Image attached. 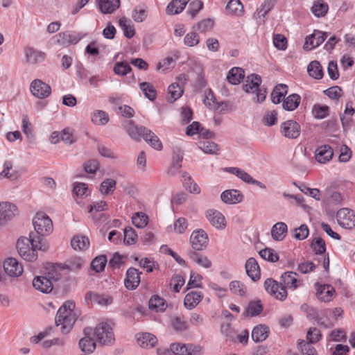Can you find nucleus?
<instances>
[{
  "label": "nucleus",
  "mask_w": 355,
  "mask_h": 355,
  "mask_svg": "<svg viewBox=\"0 0 355 355\" xmlns=\"http://www.w3.org/2000/svg\"><path fill=\"white\" fill-rule=\"evenodd\" d=\"M33 224L37 235L29 234V238L21 237L17 242V248L19 255L26 261H34L37 258V250L46 251L49 245L42 236H47L53 231L51 219L44 213H37L33 220Z\"/></svg>",
  "instance_id": "1"
},
{
  "label": "nucleus",
  "mask_w": 355,
  "mask_h": 355,
  "mask_svg": "<svg viewBox=\"0 0 355 355\" xmlns=\"http://www.w3.org/2000/svg\"><path fill=\"white\" fill-rule=\"evenodd\" d=\"M74 308V303L67 301L60 307L57 312L55 324L57 326H61L60 330L62 334L69 333L77 320Z\"/></svg>",
  "instance_id": "2"
},
{
  "label": "nucleus",
  "mask_w": 355,
  "mask_h": 355,
  "mask_svg": "<svg viewBox=\"0 0 355 355\" xmlns=\"http://www.w3.org/2000/svg\"><path fill=\"white\" fill-rule=\"evenodd\" d=\"M129 136L136 141H139L142 137L148 144L156 150H161L162 144L157 136L150 130L143 126L135 125L132 121H129L125 127Z\"/></svg>",
  "instance_id": "3"
},
{
  "label": "nucleus",
  "mask_w": 355,
  "mask_h": 355,
  "mask_svg": "<svg viewBox=\"0 0 355 355\" xmlns=\"http://www.w3.org/2000/svg\"><path fill=\"white\" fill-rule=\"evenodd\" d=\"M245 84L243 85V90L247 93L257 92V101L263 102L266 96V89L260 87L261 77L257 74H252L247 77Z\"/></svg>",
  "instance_id": "4"
},
{
  "label": "nucleus",
  "mask_w": 355,
  "mask_h": 355,
  "mask_svg": "<svg viewBox=\"0 0 355 355\" xmlns=\"http://www.w3.org/2000/svg\"><path fill=\"white\" fill-rule=\"evenodd\" d=\"M94 334L97 340L103 345H111L114 341L112 327L106 322H100L96 327Z\"/></svg>",
  "instance_id": "5"
},
{
  "label": "nucleus",
  "mask_w": 355,
  "mask_h": 355,
  "mask_svg": "<svg viewBox=\"0 0 355 355\" xmlns=\"http://www.w3.org/2000/svg\"><path fill=\"white\" fill-rule=\"evenodd\" d=\"M264 288L270 295L279 300L283 301L287 297V291L282 283H278L273 279H267L264 282Z\"/></svg>",
  "instance_id": "6"
},
{
  "label": "nucleus",
  "mask_w": 355,
  "mask_h": 355,
  "mask_svg": "<svg viewBox=\"0 0 355 355\" xmlns=\"http://www.w3.org/2000/svg\"><path fill=\"white\" fill-rule=\"evenodd\" d=\"M336 220L342 227L352 229L355 227V212L347 208L340 209L337 212Z\"/></svg>",
  "instance_id": "7"
},
{
  "label": "nucleus",
  "mask_w": 355,
  "mask_h": 355,
  "mask_svg": "<svg viewBox=\"0 0 355 355\" xmlns=\"http://www.w3.org/2000/svg\"><path fill=\"white\" fill-rule=\"evenodd\" d=\"M301 132L300 124L293 120H288L280 125V132L286 138L294 139L297 138Z\"/></svg>",
  "instance_id": "8"
},
{
  "label": "nucleus",
  "mask_w": 355,
  "mask_h": 355,
  "mask_svg": "<svg viewBox=\"0 0 355 355\" xmlns=\"http://www.w3.org/2000/svg\"><path fill=\"white\" fill-rule=\"evenodd\" d=\"M81 39L80 34L76 33H71L70 31H65L55 35L52 40L54 44L60 46H67L71 44H77Z\"/></svg>",
  "instance_id": "9"
},
{
  "label": "nucleus",
  "mask_w": 355,
  "mask_h": 355,
  "mask_svg": "<svg viewBox=\"0 0 355 355\" xmlns=\"http://www.w3.org/2000/svg\"><path fill=\"white\" fill-rule=\"evenodd\" d=\"M327 37V33L315 30L311 35L306 37L303 49L311 51L323 43Z\"/></svg>",
  "instance_id": "10"
},
{
  "label": "nucleus",
  "mask_w": 355,
  "mask_h": 355,
  "mask_svg": "<svg viewBox=\"0 0 355 355\" xmlns=\"http://www.w3.org/2000/svg\"><path fill=\"white\" fill-rule=\"evenodd\" d=\"M30 90L34 96L41 99L47 98L51 93L50 85L40 79L32 81Z\"/></svg>",
  "instance_id": "11"
},
{
  "label": "nucleus",
  "mask_w": 355,
  "mask_h": 355,
  "mask_svg": "<svg viewBox=\"0 0 355 355\" xmlns=\"http://www.w3.org/2000/svg\"><path fill=\"white\" fill-rule=\"evenodd\" d=\"M190 243L194 250H202L208 244L207 234L202 230L194 231L190 236Z\"/></svg>",
  "instance_id": "12"
},
{
  "label": "nucleus",
  "mask_w": 355,
  "mask_h": 355,
  "mask_svg": "<svg viewBox=\"0 0 355 355\" xmlns=\"http://www.w3.org/2000/svg\"><path fill=\"white\" fill-rule=\"evenodd\" d=\"M281 282L286 288L295 289L302 286L303 282L300 279L299 275L295 272L288 271L284 272L281 276Z\"/></svg>",
  "instance_id": "13"
},
{
  "label": "nucleus",
  "mask_w": 355,
  "mask_h": 355,
  "mask_svg": "<svg viewBox=\"0 0 355 355\" xmlns=\"http://www.w3.org/2000/svg\"><path fill=\"white\" fill-rule=\"evenodd\" d=\"M17 214V207L8 202H0V225L11 220Z\"/></svg>",
  "instance_id": "14"
},
{
  "label": "nucleus",
  "mask_w": 355,
  "mask_h": 355,
  "mask_svg": "<svg viewBox=\"0 0 355 355\" xmlns=\"http://www.w3.org/2000/svg\"><path fill=\"white\" fill-rule=\"evenodd\" d=\"M315 286L317 290L316 295L320 301L329 302L332 300L335 293V290L331 285H320L318 283H316Z\"/></svg>",
  "instance_id": "15"
},
{
  "label": "nucleus",
  "mask_w": 355,
  "mask_h": 355,
  "mask_svg": "<svg viewBox=\"0 0 355 355\" xmlns=\"http://www.w3.org/2000/svg\"><path fill=\"white\" fill-rule=\"evenodd\" d=\"M3 268L5 272L10 277H19L23 272L21 264L15 258L7 259L3 263Z\"/></svg>",
  "instance_id": "16"
},
{
  "label": "nucleus",
  "mask_w": 355,
  "mask_h": 355,
  "mask_svg": "<svg viewBox=\"0 0 355 355\" xmlns=\"http://www.w3.org/2000/svg\"><path fill=\"white\" fill-rule=\"evenodd\" d=\"M140 275L137 269L132 267L128 268L124 280L125 287L129 290L135 289L140 283Z\"/></svg>",
  "instance_id": "17"
},
{
  "label": "nucleus",
  "mask_w": 355,
  "mask_h": 355,
  "mask_svg": "<svg viewBox=\"0 0 355 355\" xmlns=\"http://www.w3.org/2000/svg\"><path fill=\"white\" fill-rule=\"evenodd\" d=\"M33 286L43 293H49L53 290V284L46 276L42 275L33 279Z\"/></svg>",
  "instance_id": "18"
},
{
  "label": "nucleus",
  "mask_w": 355,
  "mask_h": 355,
  "mask_svg": "<svg viewBox=\"0 0 355 355\" xmlns=\"http://www.w3.org/2000/svg\"><path fill=\"white\" fill-rule=\"evenodd\" d=\"M221 200L225 204L233 205L241 202L243 199V195L237 189H228L220 195Z\"/></svg>",
  "instance_id": "19"
},
{
  "label": "nucleus",
  "mask_w": 355,
  "mask_h": 355,
  "mask_svg": "<svg viewBox=\"0 0 355 355\" xmlns=\"http://www.w3.org/2000/svg\"><path fill=\"white\" fill-rule=\"evenodd\" d=\"M206 216L209 223L216 228H225L226 225L225 218L220 211L214 209H209L207 211Z\"/></svg>",
  "instance_id": "20"
},
{
  "label": "nucleus",
  "mask_w": 355,
  "mask_h": 355,
  "mask_svg": "<svg viewBox=\"0 0 355 355\" xmlns=\"http://www.w3.org/2000/svg\"><path fill=\"white\" fill-rule=\"evenodd\" d=\"M85 299L86 301L90 300L92 303L101 306H107L112 303V297L103 294H98L92 291L87 292Z\"/></svg>",
  "instance_id": "21"
},
{
  "label": "nucleus",
  "mask_w": 355,
  "mask_h": 355,
  "mask_svg": "<svg viewBox=\"0 0 355 355\" xmlns=\"http://www.w3.org/2000/svg\"><path fill=\"white\" fill-rule=\"evenodd\" d=\"M92 333V329L90 327L84 329L85 336L80 340L79 346L83 352L92 353L96 348V343L89 335Z\"/></svg>",
  "instance_id": "22"
},
{
  "label": "nucleus",
  "mask_w": 355,
  "mask_h": 355,
  "mask_svg": "<svg viewBox=\"0 0 355 355\" xmlns=\"http://www.w3.org/2000/svg\"><path fill=\"white\" fill-rule=\"evenodd\" d=\"M333 155L332 148L329 145H323L316 149L315 158L319 163L325 164L331 159Z\"/></svg>",
  "instance_id": "23"
},
{
  "label": "nucleus",
  "mask_w": 355,
  "mask_h": 355,
  "mask_svg": "<svg viewBox=\"0 0 355 355\" xmlns=\"http://www.w3.org/2000/svg\"><path fill=\"white\" fill-rule=\"evenodd\" d=\"M245 270L247 275L253 281H257L260 278V268L257 260L253 258H249L245 263Z\"/></svg>",
  "instance_id": "24"
},
{
  "label": "nucleus",
  "mask_w": 355,
  "mask_h": 355,
  "mask_svg": "<svg viewBox=\"0 0 355 355\" xmlns=\"http://www.w3.org/2000/svg\"><path fill=\"white\" fill-rule=\"evenodd\" d=\"M138 345L143 348L153 347L157 343V338L149 333H141L137 334Z\"/></svg>",
  "instance_id": "25"
},
{
  "label": "nucleus",
  "mask_w": 355,
  "mask_h": 355,
  "mask_svg": "<svg viewBox=\"0 0 355 355\" xmlns=\"http://www.w3.org/2000/svg\"><path fill=\"white\" fill-rule=\"evenodd\" d=\"M100 11L104 14H111L120 6V0H98Z\"/></svg>",
  "instance_id": "26"
},
{
  "label": "nucleus",
  "mask_w": 355,
  "mask_h": 355,
  "mask_svg": "<svg viewBox=\"0 0 355 355\" xmlns=\"http://www.w3.org/2000/svg\"><path fill=\"white\" fill-rule=\"evenodd\" d=\"M202 298V295L200 291H191L186 295L184 304L188 309H193L200 303Z\"/></svg>",
  "instance_id": "27"
},
{
  "label": "nucleus",
  "mask_w": 355,
  "mask_h": 355,
  "mask_svg": "<svg viewBox=\"0 0 355 355\" xmlns=\"http://www.w3.org/2000/svg\"><path fill=\"white\" fill-rule=\"evenodd\" d=\"M288 227L285 223L278 222L271 229V235L274 240L282 241L287 233Z\"/></svg>",
  "instance_id": "28"
},
{
  "label": "nucleus",
  "mask_w": 355,
  "mask_h": 355,
  "mask_svg": "<svg viewBox=\"0 0 355 355\" xmlns=\"http://www.w3.org/2000/svg\"><path fill=\"white\" fill-rule=\"evenodd\" d=\"M268 327L264 324H259L252 329V338L255 343L263 342L268 338Z\"/></svg>",
  "instance_id": "29"
},
{
  "label": "nucleus",
  "mask_w": 355,
  "mask_h": 355,
  "mask_svg": "<svg viewBox=\"0 0 355 355\" xmlns=\"http://www.w3.org/2000/svg\"><path fill=\"white\" fill-rule=\"evenodd\" d=\"M190 0H172L166 8L168 15H177L180 13Z\"/></svg>",
  "instance_id": "30"
},
{
  "label": "nucleus",
  "mask_w": 355,
  "mask_h": 355,
  "mask_svg": "<svg viewBox=\"0 0 355 355\" xmlns=\"http://www.w3.org/2000/svg\"><path fill=\"white\" fill-rule=\"evenodd\" d=\"M26 62L31 64L37 63L44 58V53L32 47L25 49Z\"/></svg>",
  "instance_id": "31"
},
{
  "label": "nucleus",
  "mask_w": 355,
  "mask_h": 355,
  "mask_svg": "<svg viewBox=\"0 0 355 355\" xmlns=\"http://www.w3.org/2000/svg\"><path fill=\"white\" fill-rule=\"evenodd\" d=\"M245 73L242 68L233 67L228 72L227 79L232 85H238L244 78Z\"/></svg>",
  "instance_id": "32"
},
{
  "label": "nucleus",
  "mask_w": 355,
  "mask_h": 355,
  "mask_svg": "<svg viewBox=\"0 0 355 355\" xmlns=\"http://www.w3.org/2000/svg\"><path fill=\"white\" fill-rule=\"evenodd\" d=\"M71 247L75 250H85L89 246V239L85 236H75L71 241Z\"/></svg>",
  "instance_id": "33"
},
{
  "label": "nucleus",
  "mask_w": 355,
  "mask_h": 355,
  "mask_svg": "<svg viewBox=\"0 0 355 355\" xmlns=\"http://www.w3.org/2000/svg\"><path fill=\"white\" fill-rule=\"evenodd\" d=\"M301 101V97L297 94L289 95L283 101V108L288 111H293L295 110L299 105Z\"/></svg>",
  "instance_id": "34"
},
{
  "label": "nucleus",
  "mask_w": 355,
  "mask_h": 355,
  "mask_svg": "<svg viewBox=\"0 0 355 355\" xmlns=\"http://www.w3.org/2000/svg\"><path fill=\"white\" fill-rule=\"evenodd\" d=\"M182 182L187 190L191 193L198 194L200 193V188L189 175L187 173H184L182 175Z\"/></svg>",
  "instance_id": "35"
},
{
  "label": "nucleus",
  "mask_w": 355,
  "mask_h": 355,
  "mask_svg": "<svg viewBox=\"0 0 355 355\" xmlns=\"http://www.w3.org/2000/svg\"><path fill=\"white\" fill-rule=\"evenodd\" d=\"M189 256L191 260L205 268H209L211 266V261L205 255L191 251Z\"/></svg>",
  "instance_id": "36"
},
{
  "label": "nucleus",
  "mask_w": 355,
  "mask_h": 355,
  "mask_svg": "<svg viewBox=\"0 0 355 355\" xmlns=\"http://www.w3.org/2000/svg\"><path fill=\"white\" fill-rule=\"evenodd\" d=\"M121 28L123 31L124 35L127 38H132L135 34V30L131 21L125 17H122L119 21Z\"/></svg>",
  "instance_id": "37"
},
{
  "label": "nucleus",
  "mask_w": 355,
  "mask_h": 355,
  "mask_svg": "<svg viewBox=\"0 0 355 355\" xmlns=\"http://www.w3.org/2000/svg\"><path fill=\"white\" fill-rule=\"evenodd\" d=\"M307 71L310 76L315 79H321L323 77V71L320 62L314 60L310 62L307 67Z\"/></svg>",
  "instance_id": "38"
},
{
  "label": "nucleus",
  "mask_w": 355,
  "mask_h": 355,
  "mask_svg": "<svg viewBox=\"0 0 355 355\" xmlns=\"http://www.w3.org/2000/svg\"><path fill=\"white\" fill-rule=\"evenodd\" d=\"M263 311V306L260 300L250 302L244 315L246 316L254 317L259 315Z\"/></svg>",
  "instance_id": "39"
},
{
  "label": "nucleus",
  "mask_w": 355,
  "mask_h": 355,
  "mask_svg": "<svg viewBox=\"0 0 355 355\" xmlns=\"http://www.w3.org/2000/svg\"><path fill=\"white\" fill-rule=\"evenodd\" d=\"M288 87L284 84L277 85L273 89L271 94V98L272 103L275 104L279 103L282 98L287 94Z\"/></svg>",
  "instance_id": "40"
},
{
  "label": "nucleus",
  "mask_w": 355,
  "mask_h": 355,
  "mask_svg": "<svg viewBox=\"0 0 355 355\" xmlns=\"http://www.w3.org/2000/svg\"><path fill=\"white\" fill-rule=\"evenodd\" d=\"M198 146L203 152L207 154H216L219 150L218 144L209 140L198 141Z\"/></svg>",
  "instance_id": "41"
},
{
  "label": "nucleus",
  "mask_w": 355,
  "mask_h": 355,
  "mask_svg": "<svg viewBox=\"0 0 355 355\" xmlns=\"http://www.w3.org/2000/svg\"><path fill=\"white\" fill-rule=\"evenodd\" d=\"M168 92L169 96L167 97V101L169 103H173L178 99L183 93L182 89L178 83H173L168 86Z\"/></svg>",
  "instance_id": "42"
},
{
  "label": "nucleus",
  "mask_w": 355,
  "mask_h": 355,
  "mask_svg": "<svg viewBox=\"0 0 355 355\" xmlns=\"http://www.w3.org/2000/svg\"><path fill=\"white\" fill-rule=\"evenodd\" d=\"M85 264V261L78 257L71 258L65 264L62 268L68 269L70 271L76 272L82 268Z\"/></svg>",
  "instance_id": "43"
},
{
  "label": "nucleus",
  "mask_w": 355,
  "mask_h": 355,
  "mask_svg": "<svg viewBox=\"0 0 355 355\" xmlns=\"http://www.w3.org/2000/svg\"><path fill=\"white\" fill-rule=\"evenodd\" d=\"M220 332L223 334L227 340L232 341L236 340V331L232 327L230 322H223L220 324Z\"/></svg>",
  "instance_id": "44"
},
{
  "label": "nucleus",
  "mask_w": 355,
  "mask_h": 355,
  "mask_svg": "<svg viewBox=\"0 0 355 355\" xmlns=\"http://www.w3.org/2000/svg\"><path fill=\"white\" fill-rule=\"evenodd\" d=\"M243 6L239 0H230L226 6L228 14L240 15L243 12Z\"/></svg>",
  "instance_id": "45"
},
{
  "label": "nucleus",
  "mask_w": 355,
  "mask_h": 355,
  "mask_svg": "<svg viewBox=\"0 0 355 355\" xmlns=\"http://www.w3.org/2000/svg\"><path fill=\"white\" fill-rule=\"evenodd\" d=\"M230 290L234 295L244 297L247 294L245 285L239 281H232L230 283Z\"/></svg>",
  "instance_id": "46"
},
{
  "label": "nucleus",
  "mask_w": 355,
  "mask_h": 355,
  "mask_svg": "<svg viewBox=\"0 0 355 355\" xmlns=\"http://www.w3.org/2000/svg\"><path fill=\"white\" fill-rule=\"evenodd\" d=\"M116 182L114 179L107 178L102 182L100 186V191L103 195L112 193L116 189Z\"/></svg>",
  "instance_id": "47"
},
{
  "label": "nucleus",
  "mask_w": 355,
  "mask_h": 355,
  "mask_svg": "<svg viewBox=\"0 0 355 355\" xmlns=\"http://www.w3.org/2000/svg\"><path fill=\"white\" fill-rule=\"evenodd\" d=\"M139 87L144 96L149 100L153 101L156 98V90L152 84L144 82L140 84Z\"/></svg>",
  "instance_id": "48"
},
{
  "label": "nucleus",
  "mask_w": 355,
  "mask_h": 355,
  "mask_svg": "<svg viewBox=\"0 0 355 355\" xmlns=\"http://www.w3.org/2000/svg\"><path fill=\"white\" fill-rule=\"evenodd\" d=\"M327 3L322 1L315 2L311 8L312 12L318 17H324L328 11Z\"/></svg>",
  "instance_id": "49"
},
{
  "label": "nucleus",
  "mask_w": 355,
  "mask_h": 355,
  "mask_svg": "<svg viewBox=\"0 0 355 355\" xmlns=\"http://www.w3.org/2000/svg\"><path fill=\"white\" fill-rule=\"evenodd\" d=\"M311 344L312 343L309 341L307 343L305 340H299L297 342V348L302 352L303 355H316L317 352Z\"/></svg>",
  "instance_id": "50"
},
{
  "label": "nucleus",
  "mask_w": 355,
  "mask_h": 355,
  "mask_svg": "<svg viewBox=\"0 0 355 355\" xmlns=\"http://www.w3.org/2000/svg\"><path fill=\"white\" fill-rule=\"evenodd\" d=\"M149 309L156 311H164L165 309L164 299L156 295H153L149 300Z\"/></svg>",
  "instance_id": "51"
},
{
  "label": "nucleus",
  "mask_w": 355,
  "mask_h": 355,
  "mask_svg": "<svg viewBox=\"0 0 355 355\" xmlns=\"http://www.w3.org/2000/svg\"><path fill=\"white\" fill-rule=\"evenodd\" d=\"M311 248L315 252V254H324L326 251L325 242L320 237L315 238L312 241V242L311 243Z\"/></svg>",
  "instance_id": "52"
},
{
  "label": "nucleus",
  "mask_w": 355,
  "mask_h": 355,
  "mask_svg": "<svg viewBox=\"0 0 355 355\" xmlns=\"http://www.w3.org/2000/svg\"><path fill=\"white\" fill-rule=\"evenodd\" d=\"M107 263V258L105 255H101L94 258L92 263L91 267L96 272H101L104 270Z\"/></svg>",
  "instance_id": "53"
},
{
  "label": "nucleus",
  "mask_w": 355,
  "mask_h": 355,
  "mask_svg": "<svg viewBox=\"0 0 355 355\" xmlns=\"http://www.w3.org/2000/svg\"><path fill=\"white\" fill-rule=\"evenodd\" d=\"M92 121L96 125H105L108 122L109 116L105 112L97 110L94 113Z\"/></svg>",
  "instance_id": "54"
},
{
  "label": "nucleus",
  "mask_w": 355,
  "mask_h": 355,
  "mask_svg": "<svg viewBox=\"0 0 355 355\" xmlns=\"http://www.w3.org/2000/svg\"><path fill=\"white\" fill-rule=\"evenodd\" d=\"M132 222L137 227L143 228L148 223V216L142 212H137L132 216Z\"/></svg>",
  "instance_id": "55"
},
{
  "label": "nucleus",
  "mask_w": 355,
  "mask_h": 355,
  "mask_svg": "<svg viewBox=\"0 0 355 355\" xmlns=\"http://www.w3.org/2000/svg\"><path fill=\"white\" fill-rule=\"evenodd\" d=\"M131 16L135 21L142 22L147 18L148 12L146 9L137 6L132 10Z\"/></svg>",
  "instance_id": "56"
},
{
  "label": "nucleus",
  "mask_w": 355,
  "mask_h": 355,
  "mask_svg": "<svg viewBox=\"0 0 355 355\" xmlns=\"http://www.w3.org/2000/svg\"><path fill=\"white\" fill-rule=\"evenodd\" d=\"M51 280V282L53 284V282H58L62 278V274L60 272V268H58V266H52L51 268L48 269V271L44 275Z\"/></svg>",
  "instance_id": "57"
},
{
  "label": "nucleus",
  "mask_w": 355,
  "mask_h": 355,
  "mask_svg": "<svg viewBox=\"0 0 355 355\" xmlns=\"http://www.w3.org/2000/svg\"><path fill=\"white\" fill-rule=\"evenodd\" d=\"M137 239V234L135 230L130 227H125L124 230V243L128 245H132Z\"/></svg>",
  "instance_id": "58"
},
{
  "label": "nucleus",
  "mask_w": 355,
  "mask_h": 355,
  "mask_svg": "<svg viewBox=\"0 0 355 355\" xmlns=\"http://www.w3.org/2000/svg\"><path fill=\"white\" fill-rule=\"evenodd\" d=\"M313 114L317 119H324L329 114L327 105H315L313 107Z\"/></svg>",
  "instance_id": "59"
},
{
  "label": "nucleus",
  "mask_w": 355,
  "mask_h": 355,
  "mask_svg": "<svg viewBox=\"0 0 355 355\" xmlns=\"http://www.w3.org/2000/svg\"><path fill=\"white\" fill-rule=\"evenodd\" d=\"M259 255L265 260L269 261L270 262H276L279 259V256L277 254L274 253L273 250L270 248H265L261 250L259 252Z\"/></svg>",
  "instance_id": "60"
},
{
  "label": "nucleus",
  "mask_w": 355,
  "mask_h": 355,
  "mask_svg": "<svg viewBox=\"0 0 355 355\" xmlns=\"http://www.w3.org/2000/svg\"><path fill=\"white\" fill-rule=\"evenodd\" d=\"M262 121L264 125L268 126L275 125L277 122V112L275 110L266 112Z\"/></svg>",
  "instance_id": "61"
},
{
  "label": "nucleus",
  "mask_w": 355,
  "mask_h": 355,
  "mask_svg": "<svg viewBox=\"0 0 355 355\" xmlns=\"http://www.w3.org/2000/svg\"><path fill=\"white\" fill-rule=\"evenodd\" d=\"M172 326L179 331H186L189 328L188 323L182 317H175L172 320Z\"/></svg>",
  "instance_id": "62"
},
{
  "label": "nucleus",
  "mask_w": 355,
  "mask_h": 355,
  "mask_svg": "<svg viewBox=\"0 0 355 355\" xmlns=\"http://www.w3.org/2000/svg\"><path fill=\"white\" fill-rule=\"evenodd\" d=\"M200 42V37L196 32H191L187 33L184 38V43L188 46H194Z\"/></svg>",
  "instance_id": "63"
},
{
  "label": "nucleus",
  "mask_w": 355,
  "mask_h": 355,
  "mask_svg": "<svg viewBox=\"0 0 355 355\" xmlns=\"http://www.w3.org/2000/svg\"><path fill=\"white\" fill-rule=\"evenodd\" d=\"M175 65V60L171 57H167L158 63L157 69H161L162 72H165L168 69L174 68Z\"/></svg>",
  "instance_id": "64"
}]
</instances>
